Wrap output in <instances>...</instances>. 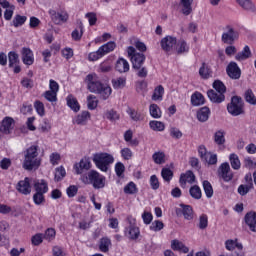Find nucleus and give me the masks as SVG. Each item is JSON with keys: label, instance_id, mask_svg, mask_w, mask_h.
<instances>
[{"label": "nucleus", "instance_id": "nucleus-59", "mask_svg": "<svg viewBox=\"0 0 256 256\" xmlns=\"http://www.w3.org/2000/svg\"><path fill=\"white\" fill-rule=\"evenodd\" d=\"M33 201H34L35 205H41L42 203H45V194H43L41 192H36L33 195Z\"/></svg>", "mask_w": 256, "mask_h": 256}, {"label": "nucleus", "instance_id": "nucleus-14", "mask_svg": "<svg viewBox=\"0 0 256 256\" xmlns=\"http://www.w3.org/2000/svg\"><path fill=\"white\" fill-rule=\"evenodd\" d=\"M219 175L226 182H229L233 179V172L231 171V166L227 162L222 163L218 169Z\"/></svg>", "mask_w": 256, "mask_h": 256}, {"label": "nucleus", "instance_id": "nucleus-31", "mask_svg": "<svg viewBox=\"0 0 256 256\" xmlns=\"http://www.w3.org/2000/svg\"><path fill=\"white\" fill-rule=\"evenodd\" d=\"M113 89H124L127 85V78L125 77H118L114 78L111 81Z\"/></svg>", "mask_w": 256, "mask_h": 256}, {"label": "nucleus", "instance_id": "nucleus-22", "mask_svg": "<svg viewBox=\"0 0 256 256\" xmlns=\"http://www.w3.org/2000/svg\"><path fill=\"white\" fill-rule=\"evenodd\" d=\"M209 115H211V110L209 109V107L204 106L198 110L197 119L201 123H205V121L209 120Z\"/></svg>", "mask_w": 256, "mask_h": 256}, {"label": "nucleus", "instance_id": "nucleus-16", "mask_svg": "<svg viewBox=\"0 0 256 256\" xmlns=\"http://www.w3.org/2000/svg\"><path fill=\"white\" fill-rule=\"evenodd\" d=\"M245 225L249 228L252 233H256V212H248L244 216Z\"/></svg>", "mask_w": 256, "mask_h": 256}, {"label": "nucleus", "instance_id": "nucleus-11", "mask_svg": "<svg viewBox=\"0 0 256 256\" xmlns=\"http://www.w3.org/2000/svg\"><path fill=\"white\" fill-rule=\"evenodd\" d=\"M49 15L55 25L67 23V20L69 19V14H67V12H57L55 10H49Z\"/></svg>", "mask_w": 256, "mask_h": 256}, {"label": "nucleus", "instance_id": "nucleus-51", "mask_svg": "<svg viewBox=\"0 0 256 256\" xmlns=\"http://www.w3.org/2000/svg\"><path fill=\"white\" fill-rule=\"evenodd\" d=\"M163 93H165V88H163L161 85L156 87L152 95L153 101H159L163 99Z\"/></svg>", "mask_w": 256, "mask_h": 256}, {"label": "nucleus", "instance_id": "nucleus-37", "mask_svg": "<svg viewBox=\"0 0 256 256\" xmlns=\"http://www.w3.org/2000/svg\"><path fill=\"white\" fill-rule=\"evenodd\" d=\"M109 247H111V239L107 237L100 239L99 250L102 253H109Z\"/></svg>", "mask_w": 256, "mask_h": 256}, {"label": "nucleus", "instance_id": "nucleus-20", "mask_svg": "<svg viewBox=\"0 0 256 256\" xmlns=\"http://www.w3.org/2000/svg\"><path fill=\"white\" fill-rule=\"evenodd\" d=\"M199 75L201 79H210V77H213V70L207 63L203 62L199 69Z\"/></svg>", "mask_w": 256, "mask_h": 256}, {"label": "nucleus", "instance_id": "nucleus-48", "mask_svg": "<svg viewBox=\"0 0 256 256\" xmlns=\"http://www.w3.org/2000/svg\"><path fill=\"white\" fill-rule=\"evenodd\" d=\"M149 126L152 131H165V124L161 121L152 120L150 121Z\"/></svg>", "mask_w": 256, "mask_h": 256}, {"label": "nucleus", "instance_id": "nucleus-7", "mask_svg": "<svg viewBox=\"0 0 256 256\" xmlns=\"http://www.w3.org/2000/svg\"><path fill=\"white\" fill-rule=\"evenodd\" d=\"M237 39H239V33H237L232 26H226L221 37L222 43H224V45H233Z\"/></svg>", "mask_w": 256, "mask_h": 256}, {"label": "nucleus", "instance_id": "nucleus-27", "mask_svg": "<svg viewBox=\"0 0 256 256\" xmlns=\"http://www.w3.org/2000/svg\"><path fill=\"white\" fill-rule=\"evenodd\" d=\"M67 101V105L68 107H70V109H72V111H74L75 113H77L80 109L81 106L79 105V101H77V98H75L73 95H68V97L66 98Z\"/></svg>", "mask_w": 256, "mask_h": 256}, {"label": "nucleus", "instance_id": "nucleus-50", "mask_svg": "<svg viewBox=\"0 0 256 256\" xmlns=\"http://www.w3.org/2000/svg\"><path fill=\"white\" fill-rule=\"evenodd\" d=\"M127 113L131 117L132 121H143V115L137 112L135 109L128 108Z\"/></svg>", "mask_w": 256, "mask_h": 256}, {"label": "nucleus", "instance_id": "nucleus-44", "mask_svg": "<svg viewBox=\"0 0 256 256\" xmlns=\"http://www.w3.org/2000/svg\"><path fill=\"white\" fill-rule=\"evenodd\" d=\"M202 185L206 197L208 199H211V197H213V186L211 185V182H209L208 180H204Z\"/></svg>", "mask_w": 256, "mask_h": 256}, {"label": "nucleus", "instance_id": "nucleus-9", "mask_svg": "<svg viewBox=\"0 0 256 256\" xmlns=\"http://www.w3.org/2000/svg\"><path fill=\"white\" fill-rule=\"evenodd\" d=\"M177 215H183L186 221H193L195 217V212L193 211V207L187 204H180V209L176 210Z\"/></svg>", "mask_w": 256, "mask_h": 256}, {"label": "nucleus", "instance_id": "nucleus-36", "mask_svg": "<svg viewBox=\"0 0 256 256\" xmlns=\"http://www.w3.org/2000/svg\"><path fill=\"white\" fill-rule=\"evenodd\" d=\"M225 135L224 130H217L214 133V143H216V145H225Z\"/></svg>", "mask_w": 256, "mask_h": 256}, {"label": "nucleus", "instance_id": "nucleus-55", "mask_svg": "<svg viewBox=\"0 0 256 256\" xmlns=\"http://www.w3.org/2000/svg\"><path fill=\"white\" fill-rule=\"evenodd\" d=\"M43 97H45V99L50 103H55V101H57V92L47 90L44 92Z\"/></svg>", "mask_w": 256, "mask_h": 256}, {"label": "nucleus", "instance_id": "nucleus-46", "mask_svg": "<svg viewBox=\"0 0 256 256\" xmlns=\"http://www.w3.org/2000/svg\"><path fill=\"white\" fill-rule=\"evenodd\" d=\"M152 159L156 165H163V163H165V152H155L152 155Z\"/></svg>", "mask_w": 256, "mask_h": 256}, {"label": "nucleus", "instance_id": "nucleus-56", "mask_svg": "<svg viewBox=\"0 0 256 256\" xmlns=\"http://www.w3.org/2000/svg\"><path fill=\"white\" fill-rule=\"evenodd\" d=\"M34 109H36V112L38 113V115H40V117H43V115H45V105L43 104V102L39 100L35 101Z\"/></svg>", "mask_w": 256, "mask_h": 256}, {"label": "nucleus", "instance_id": "nucleus-32", "mask_svg": "<svg viewBox=\"0 0 256 256\" xmlns=\"http://www.w3.org/2000/svg\"><path fill=\"white\" fill-rule=\"evenodd\" d=\"M225 245H226V249L228 251H234L235 249H238L239 251H242L243 250V244L239 243L236 240H227L225 242Z\"/></svg>", "mask_w": 256, "mask_h": 256}, {"label": "nucleus", "instance_id": "nucleus-62", "mask_svg": "<svg viewBox=\"0 0 256 256\" xmlns=\"http://www.w3.org/2000/svg\"><path fill=\"white\" fill-rule=\"evenodd\" d=\"M251 189H253L252 186L245 185V184H241V185L238 187V193H239V195H241L242 197H245V195H247V193H249V191H251Z\"/></svg>", "mask_w": 256, "mask_h": 256}, {"label": "nucleus", "instance_id": "nucleus-61", "mask_svg": "<svg viewBox=\"0 0 256 256\" xmlns=\"http://www.w3.org/2000/svg\"><path fill=\"white\" fill-rule=\"evenodd\" d=\"M44 236L42 233H37L34 236H32L31 241L32 245L39 246L43 243Z\"/></svg>", "mask_w": 256, "mask_h": 256}, {"label": "nucleus", "instance_id": "nucleus-58", "mask_svg": "<svg viewBox=\"0 0 256 256\" xmlns=\"http://www.w3.org/2000/svg\"><path fill=\"white\" fill-rule=\"evenodd\" d=\"M57 232H55V229L53 228H48L45 233L43 234V237L46 241H53L55 239V235Z\"/></svg>", "mask_w": 256, "mask_h": 256}, {"label": "nucleus", "instance_id": "nucleus-24", "mask_svg": "<svg viewBox=\"0 0 256 256\" xmlns=\"http://www.w3.org/2000/svg\"><path fill=\"white\" fill-rule=\"evenodd\" d=\"M236 3H238L244 11H250L251 13L256 12L255 4L251 0H236Z\"/></svg>", "mask_w": 256, "mask_h": 256}, {"label": "nucleus", "instance_id": "nucleus-33", "mask_svg": "<svg viewBox=\"0 0 256 256\" xmlns=\"http://www.w3.org/2000/svg\"><path fill=\"white\" fill-rule=\"evenodd\" d=\"M229 161L232 169L235 171H239V169H241V160H239V156L237 154H230Z\"/></svg>", "mask_w": 256, "mask_h": 256}, {"label": "nucleus", "instance_id": "nucleus-25", "mask_svg": "<svg viewBox=\"0 0 256 256\" xmlns=\"http://www.w3.org/2000/svg\"><path fill=\"white\" fill-rule=\"evenodd\" d=\"M191 104L194 107H199V105H205V96L201 92H195L191 96Z\"/></svg>", "mask_w": 256, "mask_h": 256}, {"label": "nucleus", "instance_id": "nucleus-41", "mask_svg": "<svg viewBox=\"0 0 256 256\" xmlns=\"http://www.w3.org/2000/svg\"><path fill=\"white\" fill-rule=\"evenodd\" d=\"M197 227L201 229V231H205V229L209 227V217L207 216V214H202L199 216V222Z\"/></svg>", "mask_w": 256, "mask_h": 256}, {"label": "nucleus", "instance_id": "nucleus-49", "mask_svg": "<svg viewBox=\"0 0 256 256\" xmlns=\"http://www.w3.org/2000/svg\"><path fill=\"white\" fill-rule=\"evenodd\" d=\"M189 193H190L192 199L199 200L202 197L201 188L197 185L190 187Z\"/></svg>", "mask_w": 256, "mask_h": 256}, {"label": "nucleus", "instance_id": "nucleus-43", "mask_svg": "<svg viewBox=\"0 0 256 256\" xmlns=\"http://www.w3.org/2000/svg\"><path fill=\"white\" fill-rule=\"evenodd\" d=\"M213 89H215L217 93H220L222 95H225V93H227V87L221 80H215L213 82Z\"/></svg>", "mask_w": 256, "mask_h": 256}, {"label": "nucleus", "instance_id": "nucleus-2", "mask_svg": "<svg viewBox=\"0 0 256 256\" xmlns=\"http://www.w3.org/2000/svg\"><path fill=\"white\" fill-rule=\"evenodd\" d=\"M128 57L132 63V69L137 71V76L141 79H145L148 75L147 67L143 66L145 64V54L137 52L135 47L129 46L127 48Z\"/></svg>", "mask_w": 256, "mask_h": 256}, {"label": "nucleus", "instance_id": "nucleus-17", "mask_svg": "<svg viewBox=\"0 0 256 256\" xmlns=\"http://www.w3.org/2000/svg\"><path fill=\"white\" fill-rule=\"evenodd\" d=\"M207 96L208 99H210V101L212 103H223V101H225V94H220L219 92H217L216 90L210 89L207 91Z\"/></svg>", "mask_w": 256, "mask_h": 256}, {"label": "nucleus", "instance_id": "nucleus-40", "mask_svg": "<svg viewBox=\"0 0 256 256\" xmlns=\"http://www.w3.org/2000/svg\"><path fill=\"white\" fill-rule=\"evenodd\" d=\"M8 61H9V67L13 68L15 65H19V54L15 51H11L8 53Z\"/></svg>", "mask_w": 256, "mask_h": 256}, {"label": "nucleus", "instance_id": "nucleus-18", "mask_svg": "<svg viewBox=\"0 0 256 256\" xmlns=\"http://www.w3.org/2000/svg\"><path fill=\"white\" fill-rule=\"evenodd\" d=\"M22 61L24 65H33L35 58L33 57V51H31L29 48L24 47L22 48Z\"/></svg>", "mask_w": 256, "mask_h": 256}, {"label": "nucleus", "instance_id": "nucleus-64", "mask_svg": "<svg viewBox=\"0 0 256 256\" xmlns=\"http://www.w3.org/2000/svg\"><path fill=\"white\" fill-rule=\"evenodd\" d=\"M115 173L117 177H123V173H125V165L121 162L116 163Z\"/></svg>", "mask_w": 256, "mask_h": 256}, {"label": "nucleus", "instance_id": "nucleus-5", "mask_svg": "<svg viewBox=\"0 0 256 256\" xmlns=\"http://www.w3.org/2000/svg\"><path fill=\"white\" fill-rule=\"evenodd\" d=\"M86 185H92L94 189H103L105 187V176L100 175L97 170H91L82 179Z\"/></svg>", "mask_w": 256, "mask_h": 256}, {"label": "nucleus", "instance_id": "nucleus-45", "mask_svg": "<svg viewBox=\"0 0 256 256\" xmlns=\"http://www.w3.org/2000/svg\"><path fill=\"white\" fill-rule=\"evenodd\" d=\"M244 98L246 103H249L250 105H256V97L255 93H253V90H246V92L244 93Z\"/></svg>", "mask_w": 256, "mask_h": 256}, {"label": "nucleus", "instance_id": "nucleus-4", "mask_svg": "<svg viewBox=\"0 0 256 256\" xmlns=\"http://www.w3.org/2000/svg\"><path fill=\"white\" fill-rule=\"evenodd\" d=\"M92 161L93 163H95L97 169H99L103 173H107L111 165H113V163L115 162V158L109 153L101 152L94 154Z\"/></svg>", "mask_w": 256, "mask_h": 256}, {"label": "nucleus", "instance_id": "nucleus-35", "mask_svg": "<svg viewBox=\"0 0 256 256\" xmlns=\"http://www.w3.org/2000/svg\"><path fill=\"white\" fill-rule=\"evenodd\" d=\"M115 47H117L115 42H108L102 45L98 50L100 51V53H102V57H104V55H107V53H111V51H114Z\"/></svg>", "mask_w": 256, "mask_h": 256}, {"label": "nucleus", "instance_id": "nucleus-54", "mask_svg": "<svg viewBox=\"0 0 256 256\" xmlns=\"http://www.w3.org/2000/svg\"><path fill=\"white\" fill-rule=\"evenodd\" d=\"M162 178L166 183H169L173 179V172L169 168H163L161 171Z\"/></svg>", "mask_w": 256, "mask_h": 256}, {"label": "nucleus", "instance_id": "nucleus-23", "mask_svg": "<svg viewBox=\"0 0 256 256\" xmlns=\"http://www.w3.org/2000/svg\"><path fill=\"white\" fill-rule=\"evenodd\" d=\"M172 251H180L181 253H189V247H187L183 242L175 239L171 241Z\"/></svg>", "mask_w": 256, "mask_h": 256}, {"label": "nucleus", "instance_id": "nucleus-13", "mask_svg": "<svg viewBox=\"0 0 256 256\" xmlns=\"http://www.w3.org/2000/svg\"><path fill=\"white\" fill-rule=\"evenodd\" d=\"M16 190L22 195H31V178L26 177L20 180L16 185Z\"/></svg>", "mask_w": 256, "mask_h": 256}, {"label": "nucleus", "instance_id": "nucleus-57", "mask_svg": "<svg viewBox=\"0 0 256 256\" xmlns=\"http://www.w3.org/2000/svg\"><path fill=\"white\" fill-rule=\"evenodd\" d=\"M25 21H27V16L16 15L12 23L14 27H21V25L25 24Z\"/></svg>", "mask_w": 256, "mask_h": 256}, {"label": "nucleus", "instance_id": "nucleus-19", "mask_svg": "<svg viewBox=\"0 0 256 256\" xmlns=\"http://www.w3.org/2000/svg\"><path fill=\"white\" fill-rule=\"evenodd\" d=\"M115 69L118 73H128L130 69L129 62L125 58H119L116 62Z\"/></svg>", "mask_w": 256, "mask_h": 256}, {"label": "nucleus", "instance_id": "nucleus-42", "mask_svg": "<svg viewBox=\"0 0 256 256\" xmlns=\"http://www.w3.org/2000/svg\"><path fill=\"white\" fill-rule=\"evenodd\" d=\"M124 193L126 195H136V193H139V189L137 188V185L134 182H129L124 187Z\"/></svg>", "mask_w": 256, "mask_h": 256}, {"label": "nucleus", "instance_id": "nucleus-1", "mask_svg": "<svg viewBox=\"0 0 256 256\" xmlns=\"http://www.w3.org/2000/svg\"><path fill=\"white\" fill-rule=\"evenodd\" d=\"M85 83H87V87L91 93H97L100 95V99L103 101H107L109 97H111L112 89L109 85L103 84L99 81L97 74H88L85 78Z\"/></svg>", "mask_w": 256, "mask_h": 256}, {"label": "nucleus", "instance_id": "nucleus-63", "mask_svg": "<svg viewBox=\"0 0 256 256\" xmlns=\"http://www.w3.org/2000/svg\"><path fill=\"white\" fill-rule=\"evenodd\" d=\"M121 157L125 160V161H129V159H131V157H133V151H131V149L129 148H123L121 151Z\"/></svg>", "mask_w": 256, "mask_h": 256}, {"label": "nucleus", "instance_id": "nucleus-52", "mask_svg": "<svg viewBox=\"0 0 256 256\" xmlns=\"http://www.w3.org/2000/svg\"><path fill=\"white\" fill-rule=\"evenodd\" d=\"M96 99H97V97L95 95H89L87 97L88 109H90V111L97 109V105H98L99 101H97Z\"/></svg>", "mask_w": 256, "mask_h": 256}, {"label": "nucleus", "instance_id": "nucleus-12", "mask_svg": "<svg viewBox=\"0 0 256 256\" xmlns=\"http://www.w3.org/2000/svg\"><path fill=\"white\" fill-rule=\"evenodd\" d=\"M14 125L15 120L9 116H6L0 124V133H3L4 135H11Z\"/></svg>", "mask_w": 256, "mask_h": 256}, {"label": "nucleus", "instance_id": "nucleus-34", "mask_svg": "<svg viewBox=\"0 0 256 256\" xmlns=\"http://www.w3.org/2000/svg\"><path fill=\"white\" fill-rule=\"evenodd\" d=\"M90 118H91V113H89V111H83L81 114H79L76 117L75 122L77 125H85Z\"/></svg>", "mask_w": 256, "mask_h": 256}, {"label": "nucleus", "instance_id": "nucleus-38", "mask_svg": "<svg viewBox=\"0 0 256 256\" xmlns=\"http://www.w3.org/2000/svg\"><path fill=\"white\" fill-rule=\"evenodd\" d=\"M55 176H54V181L56 183H59V181H63L65 179L67 172L65 171V167L59 166L55 169Z\"/></svg>", "mask_w": 256, "mask_h": 256}, {"label": "nucleus", "instance_id": "nucleus-60", "mask_svg": "<svg viewBox=\"0 0 256 256\" xmlns=\"http://www.w3.org/2000/svg\"><path fill=\"white\" fill-rule=\"evenodd\" d=\"M163 227H165V224H163V221L155 220L150 225V230L157 232V231H161L163 229Z\"/></svg>", "mask_w": 256, "mask_h": 256}, {"label": "nucleus", "instance_id": "nucleus-29", "mask_svg": "<svg viewBox=\"0 0 256 256\" xmlns=\"http://www.w3.org/2000/svg\"><path fill=\"white\" fill-rule=\"evenodd\" d=\"M251 57V49L249 46H245L244 49L241 52H238L235 55L236 61H245Z\"/></svg>", "mask_w": 256, "mask_h": 256}, {"label": "nucleus", "instance_id": "nucleus-47", "mask_svg": "<svg viewBox=\"0 0 256 256\" xmlns=\"http://www.w3.org/2000/svg\"><path fill=\"white\" fill-rule=\"evenodd\" d=\"M150 115L153 117V119H161V109L157 104H151L150 108Z\"/></svg>", "mask_w": 256, "mask_h": 256}, {"label": "nucleus", "instance_id": "nucleus-6", "mask_svg": "<svg viewBox=\"0 0 256 256\" xmlns=\"http://www.w3.org/2000/svg\"><path fill=\"white\" fill-rule=\"evenodd\" d=\"M227 111L232 117L245 115V103L243 102V98L232 96L230 103L227 104Z\"/></svg>", "mask_w": 256, "mask_h": 256}, {"label": "nucleus", "instance_id": "nucleus-3", "mask_svg": "<svg viewBox=\"0 0 256 256\" xmlns=\"http://www.w3.org/2000/svg\"><path fill=\"white\" fill-rule=\"evenodd\" d=\"M39 146H30L24 155V161L22 164L23 169L26 171H33V169H39L41 166V158H39Z\"/></svg>", "mask_w": 256, "mask_h": 256}, {"label": "nucleus", "instance_id": "nucleus-53", "mask_svg": "<svg viewBox=\"0 0 256 256\" xmlns=\"http://www.w3.org/2000/svg\"><path fill=\"white\" fill-rule=\"evenodd\" d=\"M104 117L109 121H119V114L115 110H108L105 112Z\"/></svg>", "mask_w": 256, "mask_h": 256}, {"label": "nucleus", "instance_id": "nucleus-26", "mask_svg": "<svg viewBox=\"0 0 256 256\" xmlns=\"http://www.w3.org/2000/svg\"><path fill=\"white\" fill-rule=\"evenodd\" d=\"M125 233H128V237L132 241L139 239V235H141V232L139 231V227L134 225H130L128 228H126Z\"/></svg>", "mask_w": 256, "mask_h": 256}, {"label": "nucleus", "instance_id": "nucleus-28", "mask_svg": "<svg viewBox=\"0 0 256 256\" xmlns=\"http://www.w3.org/2000/svg\"><path fill=\"white\" fill-rule=\"evenodd\" d=\"M180 5L182 6L183 15H191L193 13V0H180Z\"/></svg>", "mask_w": 256, "mask_h": 256}, {"label": "nucleus", "instance_id": "nucleus-21", "mask_svg": "<svg viewBox=\"0 0 256 256\" xmlns=\"http://www.w3.org/2000/svg\"><path fill=\"white\" fill-rule=\"evenodd\" d=\"M91 169V161L88 159H82L79 165H75V171L77 175L83 174V170L89 171Z\"/></svg>", "mask_w": 256, "mask_h": 256}, {"label": "nucleus", "instance_id": "nucleus-10", "mask_svg": "<svg viewBox=\"0 0 256 256\" xmlns=\"http://www.w3.org/2000/svg\"><path fill=\"white\" fill-rule=\"evenodd\" d=\"M226 73L230 79H241V68H239L237 62H230L226 67Z\"/></svg>", "mask_w": 256, "mask_h": 256}, {"label": "nucleus", "instance_id": "nucleus-30", "mask_svg": "<svg viewBox=\"0 0 256 256\" xmlns=\"http://www.w3.org/2000/svg\"><path fill=\"white\" fill-rule=\"evenodd\" d=\"M34 189L36 193L45 194L47 193V191H49V186L47 185V182L45 180H41L40 182L37 181L34 183Z\"/></svg>", "mask_w": 256, "mask_h": 256}, {"label": "nucleus", "instance_id": "nucleus-39", "mask_svg": "<svg viewBox=\"0 0 256 256\" xmlns=\"http://www.w3.org/2000/svg\"><path fill=\"white\" fill-rule=\"evenodd\" d=\"M178 55H181L183 53H189V45H187V42L185 40H180L178 43H176V49Z\"/></svg>", "mask_w": 256, "mask_h": 256}, {"label": "nucleus", "instance_id": "nucleus-15", "mask_svg": "<svg viewBox=\"0 0 256 256\" xmlns=\"http://www.w3.org/2000/svg\"><path fill=\"white\" fill-rule=\"evenodd\" d=\"M194 181H195V174L191 170H188L186 171V173L180 175L179 183L183 189L187 187V183H190V185H193Z\"/></svg>", "mask_w": 256, "mask_h": 256}, {"label": "nucleus", "instance_id": "nucleus-8", "mask_svg": "<svg viewBox=\"0 0 256 256\" xmlns=\"http://www.w3.org/2000/svg\"><path fill=\"white\" fill-rule=\"evenodd\" d=\"M161 49L164 50L168 55L175 53L177 47V38L173 36H166L160 41Z\"/></svg>", "mask_w": 256, "mask_h": 256}]
</instances>
